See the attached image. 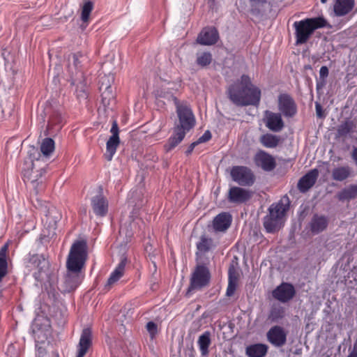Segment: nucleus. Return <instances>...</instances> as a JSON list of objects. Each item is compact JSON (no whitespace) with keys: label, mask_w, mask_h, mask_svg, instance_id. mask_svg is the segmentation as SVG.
Masks as SVG:
<instances>
[{"label":"nucleus","mask_w":357,"mask_h":357,"mask_svg":"<svg viewBox=\"0 0 357 357\" xmlns=\"http://www.w3.org/2000/svg\"><path fill=\"white\" fill-rule=\"evenodd\" d=\"M252 6H262L267 3V0H250Z\"/></svg>","instance_id":"obj_52"},{"label":"nucleus","mask_w":357,"mask_h":357,"mask_svg":"<svg viewBox=\"0 0 357 357\" xmlns=\"http://www.w3.org/2000/svg\"><path fill=\"white\" fill-rule=\"evenodd\" d=\"M284 317V310L282 307L278 305L273 307L268 315V319L272 322H276Z\"/></svg>","instance_id":"obj_38"},{"label":"nucleus","mask_w":357,"mask_h":357,"mask_svg":"<svg viewBox=\"0 0 357 357\" xmlns=\"http://www.w3.org/2000/svg\"><path fill=\"white\" fill-rule=\"evenodd\" d=\"M82 212H84V213H86V208H84V209L82 210Z\"/></svg>","instance_id":"obj_59"},{"label":"nucleus","mask_w":357,"mask_h":357,"mask_svg":"<svg viewBox=\"0 0 357 357\" xmlns=\"http://www.w3.org/2000/svg\"><path fill=\"white\" fill-rule=\"evenodd\" d=\"M327 22L321 17L306 18L294 23L295 28L296 44L306 43L314 31L326 26Z\"/></svg>","instance_id":"obj_5"},{"label":"nucleus","mask_w":357,"mask_h":357,"mask_svg":"<svg viewBox=\"0 0 357 357\" xmlns=\"http://www.w3.org/2000/svg\"><path fill=\"white\" fill-rule=\"evenodd\" d=\"M252 195L253 192L250 190L233 186L229 190L227 199L233 204H243L250 200Z\"/></svg>","instance_id":"obj_11"},{"label":"nucleus","mask_w":357,"mask_h":357,"mask_svg":"<svg viewBox=\"0 0 357 357\" xmlns=\"http://www.w3.org/2000/svg\"><path fill=\"white\" fill-rule=\"evenodd\" d=\"M127 257L123 255L121 257L120 263L115 268V270L111 273L109 278H108L106 287H111L122 277L125 271V267L127 264Z\"/></svg>","instance_id":"obj_26"},{"label":"nucleus","mask_w":357,"mask_h":357,"mask_svg":"<svg viewBox=\"0 0 357 357\" xmlns=\"http://www.w3.org/2000/svg\"><path fill=\"white\" fill-rule=\"evenodd\" d=\"M347 357H357V337L354 341L352 349H349V354Z\"/></svg>","instance_id":"obj_51"},{"label":"nucleus","mask_w":357,"mask_h":357,"mask_svg":"<svg viewBox=\"0 0 357 357\" xmlns=\"http://www.w3.org/2000/svg\"><path fill=\"white\" fill-rule=\"evenodd\" d=\"M278 108L285 117L291 118L297 112L295 101L287 93H282L278 96Z\"/></svg>","instance_id":"obj_10"},{"label":"nucleus","mask_w":357,"mask_h":357,"mask_svg":"<svg viewBox=\"0 0 357 357\" xmlns=\"http://www.w3.org/2000/svg\"><path fill=\"white\" fill-rule=\"evenodd\" d=\"M212 59V54L210 52H200L197 54L196 63L198 66L204 68L208 66L211 63Z\"/></svg>","instance_id":"obj_37"},{"label":"nucleus","mask_w":357,"mask_h":357,"mask_svg":"<svg viewBox=\"0 0 357 357\" xmlns=\"http://www.w3.org/2000/svg\"><path fill=\"white\" fill-rule=\"evenodd\" d=\"M91 206L93 212L99 216H104L107 213L108 203L100 188L98 195L91 199Z\"/></svg>","instance_id":"obj_17"},{"label":"nucleus","mask_w":357,"mask_h":357,"mask_svg":"<svg viewBox=\"0 0 357 357\" xmlns=\"http://www.w3.org/2000/svg\"><path fill=\"white\" fill-rule=\"evenodd\" d=\"M328 218L324 215L315 214L310 222V228L312 233L317 234L325 230L328 226Z\"/></svg>","instance_id":"obj_23"},{"label":"nucleus","mask_w":357,"mask_h":357,"mask_svg":"<svg viewBox=\"0 0 357 357\" xmlns=\"http://www.w3.org/2000/svg\"><path fill=\"white\" fill-rule=\"evenodd\" d=\"M110 132L112 133V136L107 142L106 153H105V157L108 161L112 160L116 153V149L120 144V139L119 136V130L116 121H113Z\"/></svg>","instance_id":"obj_9"},{"label":"nucleus","mask_w":357,"mask_h":357,"mask_svg":"<svg viewBox=\"0 0 357 357\" xmlns=\"http://www.w3.org/2000/svg\"><path fill=\"white\" fill-rule=\"evenodd\" d=\"M328 76V68L327 66H322L319 70V78L321 80V82L317 83V89H319L322 88L326 84V78Z\"/></svg>","instance_id":"obj_44"},{"label":"nucleus","mask_w":357,"mask_h":357,"mask_svg":"<svg viewBox=\"0 0 357 357\" xmlns=\"http://www.w3.org/2000/svg\"><path fill=\"white\" fill-rule=\"evenodd\" d=\"M266 126L273 132H280L284 126L281 114L266 111Z\"/></svg>","instance_id":"obj_18"},{"label":"nucleus","mask_w":357,"mask_h":357,"mask_svg":"<svg viewBox=\"0 0 357 357\" xmlns=\"http://www.w3.org/2000/svg\"><path fill=\"white\" fill-rule=\"evenodd\" d=\"M351 175V168L348 165L335 167L332 171V178L336 181H343Z\"/></svg>","instance_id":"obj_28"},{"label":"nucleus","mask_w":357,"mask_h":357,"mask_svg":"<svg viewBox=\"0 0 357 357\" xmlns=\"http://www.w3.org/2000/svg\"><path fill=\"white\" fill-rule=\"evenodd\" d=\"M85 60V56L81 52H77L69 56L68 69L71 74V77L74 76L75 73V77H77V73H81L77 70L81 66V63Z\"/></svg>","instance_id":"obj_24"},{"label":"nucleus","mask_w":357,"mask_h":357,"mask_svg":"<svg viewBox=\"0 0 357 357\" xmlns=\"http://www.w3.org/2000/svg\"><path fill=\"white\" fill-rule=\"evenodd\" d=\"M355 127L356 125L352 121H347L339 126L337 129L338 134L341 136H345L351 132Z\"/></svg>","instance_id":"obj_42"},{"label":"nucleus","mask_w":357,"mask_h":357,"mask_svg":"<svg viewBox=\"0 0 357 357\" xmlns=\"http://www.w3.org/2000/svg\"><path fill=\"white\" fill-rule=\"evenodd\" d=\"M327 1V0H321V2L323 3H325Z\"/></svg>","instance_id":"obj_58"},{"label":"nucleus","mask_w":357,"mask_h":357,"mask_svg":"<svg viewBox=\"0 0 357 357\" xmlns=\"http://www.w3.org/2000/svg\"><path fill=\"white\" fill-rule=\"evenodd\" d=\"M54 142L51 138H45L40 145V151L45 156H49L54 151Z\"/></svg>","instance_id":"obj_35"},{"label":"nucleus","mask_w":357,"mask_h":357,"mask_svg":"<svg viewBox=\"0 0 357 357\" xmlns=\"http://www.w3.org/2000/svg\"><path fill=\"white\" fill-rule=\"evenodd\" d=\"M114 81V77L112 74L104 75L100 78V90L112 89V84Z\"/></svg>","instance_id":"obj_39"},{"label":"nucleus","mask_w":357,"mask_h":357,"mask_svg":"<svg viewBox=\"0 0 357 357\" xmlns=\"http://www.w3.org/2000/svg\"><path fill=\"white\" fill-rule=\"evenodd\" d=\"M232 180L241 186H251L255 181L252 171L245 166H234L230 172Z\"/></svg>","instance_id":"obj_8"},{"label":"nucleus","mask_w":357,"mask_h":357,"mask_svg":"<svg viewBox=\"0 0 357 357\" xmlns=\"http://www.w3.org/2000/svg\"><path fill=\"white\" fill-rule=\"evenodd\" d=\"M355 0H336L333 6V11L337 17L349 13L354 8Z\"/></svg>","instance_id":"obj_21"},{"label":"nucleus","mask_w":357,"mask_h":357,"mask_svg":"<svg viewBox=\"0 0 357 357\" xmlns=\"http://www.w3.org/2000/svg\"><path fill=\"white\" fill-rule=\"evenodd\" d=\"M289 208L288 197L273 204L268 208V214L264 218V227L268 233L278 231L284 225V217Z\"/></svg>","instance_id":"obj_4"},{"label":"nucleus","mask_w":357,"mask_h":357,"mask_svg":"<svg viewBox=\"0 0 357 357\" xmlns=\"http://www.w3.org/2000/svg\"><path fill=\"white\" fill-rule=\"evenodd\" d=\"M87 245L84 241L75 242L70 250L66 262L68 273L65 275L61 289L66 293L74 291L81 282L80 271L87 257Z\"/></svg>","instance_id":"obj_1"},{"label":"nucleus","mask_w":357,"mask_h":357,"mask_svg":"<svg viewBox=\"0 0 357 357\" xmlns=\"http://www.w3.org/2000/svg\"><path fill=\"white\" fill-rule=\"evenodd\" d=\"M8 273V263L6 260L0 259V282Z\"/></svg>","instance_id":"obj_48"},{"label":"nucleus","mask_w":357,"mask_h":357,"mask_svg":"<svg viewBox=\"0 0 357 357\" xmlns=\"http://www.w3.org/2000/svg\"><path fill=\"white\" fill-rule=\"evenodd\" d=\"M351 158L355 161L357 165V148H354L351 153Z\"/></svg>","instance_id":"obj_56"},{"label":"nucleus","mask_w":357,"mask_h":357,"mask_svg":"<svg viewBox=\"0 0 357 357\" xmlns=\"http://www.w3.org/2000/svg\"><path fill=\"white\" fill-rule=\"evenodd\" d=\"M101 92V101L104 107H108L110 105L113 104L115 100V93H114L112 89L107 90H100Z\"/></svg>","instance_id":"obj_36"},{"label":"nucleus","mask_w":357,"mask_h":357,"mask_svg":"<svg viewBox=\"0 0 357 357\" xmlns=\"http://www.w3.org/2000/svg\"><path fill=\"white\" fill-rule=\"evenodd\" d=\"M36 355L37 357H53L54 356L59 357V354L55 351H52L51 354H47L46 349L43 346L38 347Z\"/></svg>","instance_id":"obj_47"},{"label":"nucleus","mask_w":357,"mask_h":357,"mask_svg":"<svg viewBox=\"0 0 357 357\" xmlns=\"http://www.w3.org/2000/svg\"><path fill=\"white\" fill-rule=\"evenodd\" d=\"M268 349V347L265 344H253L245 348V354L248 357H264Z\"/></svg>","instance_id":"obj_27"},{"label":"nucleus","mask_w":357,"mask_h":357,"mask_svg":"<svg viewBox=\"0 0 357 357\" xmlns=\"http://www.w3.org/2000/svg\"><path fill=\"white\" fill-rule=\"evenodd\" d=\"M356 197H357V185H351L338 194V199L341 201L349 200Z\"/></svg>","instance_id":"obj_32"},{"label":"nucleus","mask_w":357,"mask_h":357,"mask_svg":"<svg viewBox=\"0 0 357 357\" xmlns=\"http://www.w3.org/2000/svg\"><path fill=\"white\" fill-rule=\"evenodd\" d=\"M119 232L121 234L123 232V228L122 227L120 228Z\"/></svg>","instance_id":"obj_57"},{"label":"nucleus","mask_w":357,"mask_h":357,"mask_svg":"<svg viewBox=\"0 0 357 357\" xmlns=\"http://www.w3.org/2000/svg\"><path fill=\"white\" fill-rule=\"evenodd\" d=\"M211 279V273L207 267L203 265L196 266L194 272L190 278V286L188 289L187 294L195 290H200L206 287Z\"/></svg>","instance_id":"obj_7"},{"label":"nucleus","mask_w":357,"mask_h":357,"mask_svg":"<svg viewBox=\"0 0 357 357\" xmlns=\"http://www.w3.org/2000/svg\"><path fill=\"white\" fill-rule=\"evenodd\" d=\"M93 8V4L91 1H87L84 3L81 14V19L84 23H88Z\"/></svg>","instance_id":"obj_40"},{"label":"nucleus","mask_w":357,"mask_h":357,"mask_svg":"<svg viewBox=\"0 0 357 357\" xmlns=\"http://www.w3.org/2000/svg\"><path fill=\"white\" fill-rule=\"evenodd\" d=\"M231 215L226 212L218 214L213 220V226L216 231H225L231 225Z\"/></svg>","instance_id":"obj_22"},{"label":"nucleus","mask_w":357,"mask_h":357,"mask_svg":"<svg viewBox=\"0 0 357 357\" xmlns=\"http://www.w3.org/2000/svg\"><path fill=\"white\" fill-rule=\"evenodd\" d=\"M319 176L317 169H313L309 171L306 174L302 176L297 184L298 189L301 192H305L310 189L316 183Z\"/></svg>","instance_id":"obj_15"},{"label":"nucleus","mask_w":357,"mask_h":357,"mask_svg":"<svg viewBox=\"0 0 357 357\" xmlns=\"http://www.w3.org/2000/svg\"><path fill=\"white\" fill-rule=\"evenodd\" d=\"M255 162L257 167L266 172L273 170L276 166L274 158L264 151H260L255 155Z\"/></svg>","instance_id":"obj_14"},{"label":"nucleus","mask_w":357,"mask_h":357,"mask_svg":"<svg viewBox=\"0 0 357 357\" xmlns=\"http://www.w3.org/2000/svg\"><path fill=\"white\" fill-rule=\"evenodd\" d=\"M92 343V333L90 328H84L78 344V352L76 357H84Z\"/></svg>","instance_id":"obj_19"},{"label":"nucleus","mask_w":357,"mask_h":357,"mask_svg":"<svg viewBox=\"0 0 357 357\" xmlns=\"http://www.w3.org/2000/svg\"><path fill=\"white\" fill-rule=\"evenodd\" d=\"M211 343V333L209 331L204 332L199 337L197 344L202 356H205L208 354V347Z\"/></svg>","instance_id":"obj_30"},{"label":"nucleus","mask_w":357,"mask_h":357,"mask_svg":"<svg viewBox=\"0 0 357 357\" xmlns=\"http://www.w3.org/2000/svg\"><path fill=\"white\" fill-rule=\"evenodd\" d=\"M261 143L267 148L276 147L280 142V137L272 134H266L261 137Z\"/></svg>","instance_id":"obj_33"},{"label":"nucleus","mask_w":357,"mask_h":357,"mask_svg":"<svg viewBox=\"0 0 357 357\" xmlns=\"http://www.w3.org/2000/svg\"><path fill=\"white\" fill-rule=\"evenodd\" d=\"M273 296L282 303L290 301L295 295L296 291L291 284L282 282L273 291Z\"/></svg>","instance_id":"obj_13"},{"label":"nucleus","mask_w":357,"mask_h":357,"mask_svg":"<svg viewBox=\"0 0 357 357\" xmlns=\"http://www.w3.org/2000/svg\"><path fill=\"white\" fill-rule=\"evenodd\" d=\"M268 341L275 347H280L287 342V333L280 326H273L266 333Z\"/></svg>","instance_id":"obj_12"},{"label":"nucleus","mask_w":357,"mask_h":357,"mask_svg":"<svg viewBox=\"0 0 357 357\" xmlns=\"http://www.w3.org/2000/svg\"><path fill=\"white\" fill-rule=\"evenodd\" d=\"M71 84L76 85L77 97L79 100H84L88 97L86 84L82 73H77V77H71Z\"/></svg>","instance_id":"obj_20"},{"label":"nucleus","mask_w":357,"mask_h":357,"mask_svg":"<svg viewBox=\"0 0 357 357\" xmlns=\"http://www.w3.org/2000/svg\"><path fill=\"white\" fill-rule=\"evenodd\" d=\"M315 109H316L317 116L319 118H321L323 116V114H322L323 111H322L321 105L319 103L316 102Z\"/></svg>","instance_id":"obj_54"},{"label":"nucleus","mask_w":357,"mask_h":357,"mask_svg":"<svg viewBox=\"0 0 357 357\" xmlns=\"http://www.w3.org/2000/svg\"><path fill=\"white\" fill-rule=\"evenodd\" d=\"M198 145V144L197 143V142H192L188 148V149L186 150L185 151V154L187 155L191 154V153L192 152L193 149H195V147Z\"/></svg>","instance_id":"obj_55"},{"label":"nucleus","mask_w":357,"mask_h":357,"mask_svg":"<svg viewBox=\"0 0 357 357\" xmlns=\"http://www.w3.org/2000/svg\"><path fill=\"white\" fill-rule=\"evenodd\" d=\"M6 354L8 357H19L20 349L15 345L11 344L8 347Z\"/></svg>","instance_id":"obj_46"},{"label":"nucleus","mask_w":357,"mask_h":357,"mask_svg":"<svg viewBox=\"0 0 357 357\" xmlns=\"http://www.w3.org/2000/svg\"><path fill=\"white\" fill-rule=\"evenodd\" d=\"M229 98L238 106L257 105L261 98L260 89L252 84L249 76L243 75L241 80L229 86Z\"/></svg>","instance_id":"obj_3"},{"label":"nucleus","mask_w":357,"mask_h":357,"mask_svg":"<svg viewBox=\"0 0 357 357\" xmlns=\"http://www.w3.org/2000/svg\"><path fill=\"white\" fill-rule=\"evenodd\" d=\"M211 139V133L209 130H206L196 142L197 143L201 144L208 142Z\"/></svg>","instance_id":"obj_50"},{"label":"nucleus","mask_w":357,"mask_h":357,"mask_svg":"<svg viewBox=\"0 0 357 357\" xmlns=\"http://www.w3.org/2000/svg\"><path fill=\"white\" fill-rule=\"evenodd\" d=\"M8 250V245H4L0 250V259L2 260H6V252Z\"/></svg>","instance_id":"obj_53"},{"label":"nucleus","mask_w":357,"mask_h":357,"mask_svg":"<svg viewBox=\"0 0 357 357\" xmlns=\"http://www.w3.org/2000/svg\"><path fill=\"white\" fill-rule=\"evenodd\" d=\"M127 257L123 255L121 257L120 263L115 268V270L111 273L109 278H108L106 287H111L122 277L125 271V267L127 264Z\"/></svg>","instance_id":"obj_25"},{"label":"nucleus","mask_w":357,"mask_h":357,"mask_svg":"<svg viewBox=\"0 0 357 357\" xmlns=\"http://www.w3.org/2000/svg\"><path fill=\"white\" fill-rule=\"evenodd\" d=\"M62 123V118L60 114L55 113L50 119L48 127L59 126Z\"/></svg>","instance_id":"obj_45"},{"label":"nucleus","mask_w":357,"mask_h":357,"mask_svg":"<svg viewBox=\"0 0 357 357\" xmlns=\"http://www.w3.org/2000/svg\"><path fill=\"white\" fill-rule=\"evenodd\" d=\"M213 245V240L205 236H202L200 241L197 243V248L200 252H206L208 251Z\"/></svg>","instance_id":"obj_41"},{"label":"nucleus","mask_w":357,"mask_h":357,"mask_svg":"<svg viewBox=\"0 0 357 357\" xmlns=\"http://www.w3.org/2000/svg\"><path fill=\"white\" fill-rule=\"evenodd\" d=\"M218 38L215 28H205L198 35L197 43L202 45H212L217 43Z\"/></svg>","instance_id":"obj_16"},{"label":"nucleus","mask_w":357,"mask_h":357,"mask_svg":"<svg viewBox=\"0 0 357 357\" xmlns=\"http://www.w3.org/2000/svg\"><path fill=\"white\" fill-rule=\"evenodd\" d=\"M53 357H56V356H54Z\"/></svg>","instance_id":"obj_60"},{"label":"nucleus","mask_w":357,"mask_h":357,"mask_svg":"<svg viewBox=\"0 0 357 357\" xmlns=\"http://www.w3.org/2000/svg\"><path fill=\"white\" fill-rule=\"evenodd\" d=\"M61 214L56 210H50L45 216V225L50 230H55L57 222L61 220Z\"/></svg>","instance_id":"obj_29"},{"label":"nucleus","mask_w":357,"mask_h":357,"mask_svg":"<svg viewBox=\"0 0 357 357\" xmlns=\"http://www.w3.org/2000/svg\"><path fill=\"white\" fill-rule=\"evenodd\" d=\"M146 330L149 333L151 337L153 338L155 335L158 333V326L157 325L153 322L149 321L146 324Z\"/></svg>","instance_id":"obj_49"},{"label":"nucleus","mask_w":357,"mask_h":357,"mask_svg":"<svg viewBox=\"0 0 357 357\" xmlns=\"http://www.w3.org/2000/svg\"><path fill=\"white\" fill-rule=\"evenodd\" d=\"M38 321H36L33 324V332L34 334V337L36 342H41L43 343L45 340L47 339V331L43 333L42 330H40L39 328H38Z\"/></svg>","instance_id":"obj_43"},{"label":"nucleus","mask_w":357,"mask_h":357,"mask_svg":"<svg viewBox=\"0 0 357 357\" xmlns=\"http://www.w3.org/2000/svg\"><path fill=\"white\" fill-rule=\"evenodd\" d=\"M160 97L172 100L176 107L178 123L174 128V133L165 145L167 151L174 149L184 139L185 134L195 125V119L191 108L186 104H179L177 98L169 92H161Z\"/></svg>","instance_id":"obj_2"},{"label":"nucleus","mask_w":357,"mask_h":357,"mask_svg":"<svg viewBox=\"0 0 357 357\" xmlns=\"http://www.w3.org/2000/svg\"><path fill=\"white\" fill-rule=\"evenodd\" d=\"M238 275L235 274L234 271L229 269V282L227 289L226 295L229 297L232 296L234 294L237 287Z\"/></svg>","instance_id":"obj_34"},{"label":"nucleus","mask_w":357,"mask_h":357,"mask_svg":"<svg viewBox=\"0 0 357 357\" xmlns=\"http://www.w3.org/2000/svg\"><path fill=\"white\" fill-rule=\"evenodd\" d=\"M44 173L45 170L43 169H35V165L31 159L24 161L22 169L23 176L24 179L31 182L36 194H38L43 189V182L42 181H39V179Z\"/></svg>","instance_id":"obj_6"},{"label":"nucleus","mask_w":357,"mask_h":357,"mask_svg":"<svg viewBox=\"0 0 357 357\" xmlns=\"http://www.w3.org/2000/svg\"><path fill=\"white\" fill-rule=\"evenodd\" d=\"M29 263L38 269L39 273L45 271L48 268V261L41 255H33L29 259Z\"/></svg>","instance_id":"obj_31"}]
</instances>
